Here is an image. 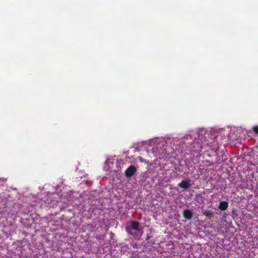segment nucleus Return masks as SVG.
<instances>
[{"label": "nucleus", "mask_w": 258, "mask_h": 258, "mask_svg": "<svg viewBox=\"0 0 258 258\" xmlns=\"http://www.w3.org/2000/svg\"><path fill=\"white\" fill-rule=\"evenodd\" d=\"M228 203L226 201H222L219 205V209L222 211H225L228 207Z\"/></svg>", "instance_id": "obj_6"}, {"label": "nucleus", "mask_w": 258, "mask_h": 258, "mask_svg": "<svg viewBox=\"0 0 258 258\" xmlns=\"http://www.w3.org/2000/svg\"><path fill=\"white\" fill-rule=\"evenodd\" d=\"M203 214L206 217L211 219L213 217V213L210 210H206L203 212Z\"/></svg>", "instance_id": "obj_7"}, {"label": "nucleus", "mask_w": 258, "mask_h": 258, "mask_svg": "<svg viewBox=\"0 0 258 258\" xmlns=\"http://www.w3.org/2000/svg\"><path fill=\"white\" fill-rule=\"evenodd\" d=\"M139 223L136 221H133L131 223L130 226L126 228L127 232L131 235H133L131 230H139Z\"/></svg>", "instance_id": "obj_3"}, {"label": "nucleus", "mask_w": 258, "mask_h": 258, "mask_svg": "<svg viewBox=\"0 0 258 258\" xmlns=\"http://www.w3.org/2000/svg\"><path fill=\"white\" fill-rule=\"evenodd\" d=\"M178 186L184 189H187L191 186V180L189 179L183 180L178 183Z\"/></svg>", "instance_id": "obj_4"}, {"label": "nucleus", "mask_w": 258, "mask_h": 258, "mask_svg": "<svg viewBox=\"0 0 258 258\" xmlns=\"http://www.w3.org/2000/svg\"><path fill=\"white\" fill-rule=\"evenodd\" d=\"M217 150H218V149H217L215 151V152H217Z\"/></svg>", "instance_id": "obj_10"}, {"label": "nucleus", "mask_w": 258, "mask_h": 258, "mask_svg": "<svg viewBox=\"0 0 258 258\" xmlns=\"http://www.w3.org/2000/svg\"><path fill=\"white\" fill-rule=\"evenodd\" d=\"M252 130L255 134L258 135V125L253 126L252 127Z\"/></svg>", "instance_id": "obj_8"}, {"label": "nucleus", "mask_w": 258, "mask_h": 258, "mask_svg": "<svg viewBox=\"0 0 258 258\" xmlns=\"http://www.w3.org/2000/svg\"><path fill=\"white\" fill-rule=\"evenodd\" d=\"M192 213L189 210H185L183 212V216L186 219L190 220L192 218Z\"/></svg>", "instance_id": "obj_5"}, {"label": "nucleus", "mask_w": 258, "mask_h": 258, "mask_svg": "<svg viewBox=\"0 0 258 258\" xmlns=\"http://www.w3.org/2000/svg\"><path fill=\"white\" fill-rule=\"evenodd\" d=\"M137 171V168L134 165H130L125 171V175L126 177L133 176Z\"/></svg>", "instance_id": "obj_2"}, {"label": "nucleus", "mask_w": 258, "mask_h": 258, "mask_svg": "<svg viewBox=\"0 0 258 258\" xmlns=\"http://www.w3.org/2000/svg\"><path fill=\"white\" fill-rule=\"evenodd\" d=\"M139 160H140V162H144V160H143V158H142V157H139Z\"/></svg>", "instance_id": "obj_9"}, {"label": "nucleus", "mask_w": 258, "mask_h": 258, "mask_svg": "<svg viewBox=\"0 0 258 258\" xmlns=\"http://www.w3.org/2000/svg\"><path fill=\"white\" fill-rule=\"evenodd\" d=\"M204 144L199 140L192 143L191 151L195 153H200L204 148Z\"/></svg>", "instance_id": "obj_1"}]
</instances>
